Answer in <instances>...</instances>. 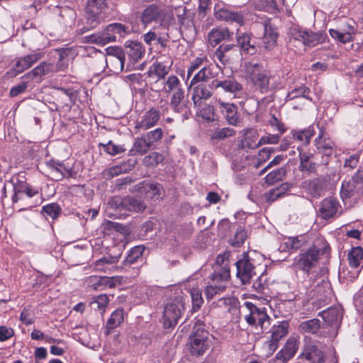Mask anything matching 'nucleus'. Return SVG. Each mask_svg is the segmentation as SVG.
<instances>
[{"label":"nucleus","instance_id":"obj_61","mask_svg":"<svg viewBox=\"0 0 363 363\" xmlns=\"http://www.w3.org/2000/svg\"><path fill=\"white\" fill-rule=\"evenodd\" d=\"M101 145L104 146V151L111 155L121 154L125 150V149L122 145H116L111 140H110L106 145Z\"/></svg>","mask_w":363,"mask_h":363},{"label":"nucleus","instance_id":"obj_62","mask_svg":"<svg viewBox=\"0 0 363 363\" xmlns=\"http://www.w3.org/2000/svg\"><path fill=\"white\" fill-rule=\"evenodd\" d=\"M309 92V89L306 86H301L297 89H293L289 92L287 99L289 100H293L296 98H305L308 99L306 94Z\"/></svg>","mask_w":363,"mask_h":363},{"label":"nucleus","instance_id":"obj_25","mask_svg":"<svg viewBox=\"0 0 363 363\" xmlns=\"http://www.w3.org/2000/svg\"><path fill=\"white\" fill-rule=\"evenodd\" d=\"M323 181L320 178L305 180L301 187L306 191L311 196L318 198L323 193Z\"/></svg>","mask_w":363,"mask_h":363},{"label":"nucleus","instance_id":"obj_29","mask_svg":"<svg viewBox=\"0 0 363 363\" xmlns=\"http://www.w3.org/2000/svg\"><path fill=\"white\" fill-rule=\"evenodd\" d=\"M277 38L278 32L277 28L272 24H264L263 42L267 50H270L275 47Z\"/></svg>","mask_w":363,"mask_h":363},{"label":"nucleus","instance_id":"obj_45","mask_svg":"<svg viewBox=\"0 0 363 363\" xmlns=\"http://www.w3.org/2000/svg\"><path fill=\"white\" fill-rule=\"evenodd\" d=\"M235 130L229 127L218 128L215 129L211 134V139L217 141L225 140L233 137L235 135Z\"/></svg>","mask_w":363,"mask_h":363},{"label":"nucleus","instance_id":"obj_27","mask_svg":"<svg viewBox=\"0 0 363 363\" xmlns=\"http://www.w3.org/2000/svg\"><path fill=\"white\" fill-rule=\"evenodd\" d=\"M214 66L212 64H206L202 67L192 77L191 80V84L199 83H206L210 79L216 77V74L214 72Z\"/></svg>","mask_w":363,"mask_h":363},{"label":"nucleus","instance_id":"obj_31","mask_svg":"<svg viewBox=\"0 0 363 363\" xmlns=\"http://www.w3.org/2000/svg\"><path fill=\"white\" fill-rule=\"evenodd\" d=\"M233 33L228 28H220L213 29L208 35V42L212 46L217 45L220 41L230 39Z\"/></svg>","mask_w":363,"mask_h":363},{"label":"nucleus","instance_id":"obj_42","mask_svg":"<svg viewBox=\"0 0 363 363\" xmlns=\"http://www.w3.org/2000/svg\"><path fill=\"white\" fill-rule=\"evenodd\" d=\"M52 69V65L50 63L43 62L36 67L28 72L24 77L33 79L36 77H41L49 74Z\"/></svg>","mask_w":363,"mask_h":363},{"label":"nucleus","instance_id":"obj_63","mask_svg":"<svg viewBox=\"0 0 363 363\" xmlns=\"http://www.w3.org/2000/svg\"><path fill=\"white\" fill-rule=\"evenodd\" d=\"M108 206L115 211H123V197L118 196L111 197L108 201Z\"/></svg>","mask_w":363,"mask_h":363},{"label":"nucleus","instance_id":"obj_36","mask_svg":"<svg viewBox=\"0 0 363 363\" xmlns=\"http://www.w3.org/2000/svg\"><path fill=\"white\" fill-rule=\"evenodd\" d=\"M127 54L131 60L136 62L143 56L145 49L141 43L135 41L126 43Z\"/></svg>","mask_w":363,"mask_h":363},{"label":"nucleus","instance_id":"obj_12","mask_svg":"<svg viewBox=\"0 0 363 363\" xmlns=\"http://www.w3.org/2000/svg\"><path fill=\"white\" fill-rule=\"evenodd\" d=\"M121 283L119 277H97L91 276L87 278V286L95 291H104L114 288Z\"/></svg>","mask_w":363,"mask_h":363},{"label":"nucleus","instance_id":"obj_54","mask_svg":"<svg viewBox=\"0 0 363 363\" xmlns=\"http://www.w3.org/2000/svg\"><path fill=\"white\" fill-rule=\"evenodd\" d=\"M124 312L122 309H117L112 313L110 318L108 320L107 325L110 328H114L121 325L123 321Z\"/></svg>","mask_w":363,"mask_h":363},{"label":"nucleus","instance_id":"obj_34","mask_svg":"<svg viewBox=\"0 0 363 363\" xmlns=\"http://www.w3.org/2000/svg\"><path fill=\"white\" fill-rule=\"evenodd\" d=\"M140 185L141 186L139 188L140 193L147 199H152L155 196L161 194L162 186L158 183L143 182Z\"/></svg>","mask_w":363,"mask_h":363},{"label":"nucleus","instance_id":"obj_10","mask_svg":"<svg viewBox=\"0 0 363 363\" xmlns=\"http://www.w3.org/2000/svg\"><path fill=\"white\" fill-rule=\"evenodd\" d=\"M107 0H87L85 14L88 21L101 22L106 21Z\"/></svg>","mask_w":363,"mask_h":363},{"label":"nucleus","instance_id":"obj_49","mask_svg":"<svg viewBox=\"0 0 363 363\" xmlns=\"http://www.w3.org/2000/svg\"><path fill=\"white\" fill-rule=\"evenodd\" d=\"M307 37H305L304 44L307 46H315L316 45L324 42L325 35L322 31L317 33L308 32Z\"/></svg>","mask_w":363,"mask_h":363},{"label":"nucleus","instance_id":"obj_2","mask_svg":"<svg viewBox=\"0 0 363 363\" xmlns=\"http://www.w3.org/2000/svg\"><path fill=\"white\" fill-rule=\"evenodd\" d=\"M243 72L245 79L255 90L267 94L271 90V72L262 64L252 62H245Z\"/></svg>","mask_w":363,"mask_h":363},{"label":"nucleus","instance_id":"obj_11","mask_svg":"<svg viewBox=\"0 0 363 363\" xmlns=\"http://www.w3.org/2000/svg\"><path fill=\"white\" fill-rule=\"evenodd\" d=\"M363 187V175L362 172H357L349 181H344L340 189V196L343 201L350 199Z\"/></svg>","mask_w":363,"mask_h":363},{"label":"nucleus","instance_id":"obj_50","mask_svg":"<svg viewBox=\"0 0 363 363\" xmlns=\"http://www.w3.org/2000/svg\"><path fill=\"white\" fill-rule=\"evenodd\" d=\"M208 62V60L206 57H198L192 60L187 68L186 71V78L189 79L194 72L200 69L202 67H203Z\"/></svg>","mask_w":363,"mask_h":363},{"label":"nucleus","instance_id":"obj_3","mask_svg":"<svg viewBox=\"0 0 363 363\" xmlns=\"http://www.w3.org/2000/svg\"><path fill=\"white\" fill-rule=\"evenodd\" d=\"M203 320L197 318L192 330V334L189 337V349L194 356H201L211 346L209 333L205 328L206 317Z\"/></svg>","mask_w":363,"mask_h":363},{"label":"nucleus","instance_id":"obj_57","mask_svg":"<svg viewBox=\"0 0 363 363\" xmlns=\"http://www.w3.org/2000/svg\"><path fill=\"white\" fill-rule=\"evenodd\" d=\"M225 289V284H214L210 283L206 287L205 295L207 299H212L216 294L223 292Z\"/></svg>","mask_w":363,"mask_h":363},{"label":"nucleus","instance_id":"obj_14","mask_svg":"<svg viewBox=\"0 0 363 363\" xmlns=\"http://www.w3.org/2000/svg\"><path fill=\"white\" fill-rule=\"evenodd\" d=\"M190 89L192 90L191 99L195 106H200L202 100H207L211 97L214 87L211 84L199 83L194 85L189 84Z\"/></svg>","mask_w":363,"mask_h":363},{"label":"nucleus","instance_id":"obj_60","mask_svg":"<svg viewBox=\"0 0 363 363\" xmlns=\"http://www.w3.org/2000/svg\"><path fill=\"white\" fill-rule=\"evenodd\" d=\"M193 311H198L203 303L201 291L198 289H193L191 291Z\"/></svg>","mask_w":363,"mask_h":363},{"label":"nucleus","instance_id":"obj_30","mask_svg":"<svg viewBox=\"0 0 363 363\" xmlns=\"http://www.w3.org/2000/svg\"><path fill=\"white\" fill-rule=\"evenodd\" d=\"M308 363H323L324 353L315 345H308L302 353Z\"/></svg>","mask_w":363,"mask_h":363},{"label":"nucleus","instance_id":"obj_53","mask_svg":"<svg viewBox=\"0 0 363 363\" xmlns=\"http://www.w3.org/2000/svg\"><path fill=\"white\" fill-rule=\"evenodd\" d=\"M108 303V296L106 294H101L96 297L95 299L90 303V305L94 309H97L101 313H103Z\"/></svg>","mask_w":363,"mask_h":363},{"label":"nucleus","instance_id":"obj_35","mask_svg":"<svg viewBox=\"0 0 363 363\" xmlns=\"http://www.w3.org/2000/svg\"><path fill=\"white\" fill-rule=\"evenodd\" d=\"M230 278V269L226 265L223 267H216L211 274V283L214 284H227Z\"/></svg>","mask_w":363,"mask_h":363},{"label":"nucleus","instance_id":"obj_15","mask_svg":"<svg viewBox=\"0 0 363 363\" xmlns=\"http://www.w3.org/2000/svg\"><path fill=\"white\" fill-rule=\"evenodd\" d=\"M160 116L159 110L151 108L138 118L135 121V129L138 131L150 129L157 125Z\"/></svg>","mask_w":363,"mask_h":363},{"label":"nucleus","instance_id":"obj_43","mask_svg":"<svg viewBox=\"0 0 363 363\" xmlns=\"http://www.w3.org/2000/svg\"><path fill=\"white\" fill-rule=\"evenodd\" d=\"M238 43L240 50L242 49L247 54L254 55L257 52V48L254 43H251V37L249 34H244L238 38Z\"/></svg>","mask_w":363,"mask_h":363},{"label":"nucleus","instance_id":"obj_51","mask_svg":"<svg viewBox=\"0 0 363 363\" xmlns=\"http://www.w3.org/2000/svg\"><path fill=\"white\" fill-rule=\"evenodd\" d=\"M299 328L303 333H315L320 328V320L313 318L301 322L299 325Z\"/></svg>","mask_w":363,"mask_h":363},{"label":"nucleus","instance_id":"obj_44","mask_svg":"<svg viewBox=\"0 0 363 363\" xmlns=\"http://www.w3.org/2000/svg\"><path fill=\"white\" fill-rule=\"evenodd\" d=\"M117 258L114 257H104L95 262V269L97 271L106 272L114 268L113 264L117 262Z\"/></svg>","mask_w":363,"mask_h":363},{"label":"nucleus","instance_id":"obj_48","mask_svg":"<svg viewBox=\"0 0 363 363\" xmlns=\"http://www.w3.org/2000/svg\"><path fill=\"white\" fill-rule=\"evenodd\" d=\"M144 250L145 247L142 245L133 247L125 257L123 262L124 264L129 265L136 262L138 259L141 258Z\"/></svg>","mask_w":363,"mask_h":363},{"label":"nucleus","instance_id":"obj_24","mask_svg":"<svg viewBox=\"0 0 363 363\" xmlns=\"http://www.w3.org/2000/svg\"><path fill=\"white\" fill-rule=\"evenodd\" d=\"M340 208L339 202L334 198L328 197L323 199L320 203V214L324 219L334 217Z\"/></svg>","mask_w":363,"mask_h":363},{"label":"nucleus","instance_id":"obj_20","mask_svg":"<svg viewBox=\"0 0 363 363\" xmlns=\"http://www.w3.org/2000/svg\"><path fill=\"white\" fill-rule=\"evenodd\" d=\"M241 133L243 138L238 145L239 149H255L260 145L259 142L257 143L258 134L256 130L253 128H246L242 130Z\"/></svg>","mask_w":363,"mask_h":363},{"label":"nucleus","instance_id":"obj_37","mask_svg":"<svg viewBox=\"0 0 363 363\" xmlns=\"http://www.w3.org/2000/svg\"><path fill=\"white\" fill-rule=\"evenodd\" d=\"M324 321L331 326H337L342 319V313L338 308H330L322 312Z\"/></svg>","mask_w":363,"mask_h":363},{"label":"nucleus","instance_id":"obj_56","mask_svg":"<svg viewBox=\"0 0 363 363\" xmlns=\"http://www.w3.org/2000/svg\"><path fill=\"white\" fill-rule=\"evenodd\" d=\"M129 165L124 163L119 165H116L106 170L104 172L105 176L107 178H113L122 173H125L130 170Z\"/></svg>","mask_w":363,"mask_h":363},{"label":"nucleus","instance_id":"obj_17","mask_svg":"<svg viewBox=\"0 0 363 363\" xmlns=\"http://www.w3.org/2000/svg\"><path fill=\"white\" fill-rule=\"evenodd\" d=\"M288 328L289 323L286 321H282L278 325H273L271 329L270 339L267 342L271 352H274L277 350L279 341L288 333Z\"/></svg>","mask_w":363,"mask_h":363},{"label":"nucleus","instance_id":"obj_5","mask_svg":"<svg viewBox=\"0 0 363 363\" xmlns=\"http://www.w3.org/2000/svg\"><path fill=\"white\" fill-rule=\"evenodd\" d=\"M214 15L218 21H232L242 23L244 21H251L253 23H268L269 19L262 13L250 14V18H244L243 16L233 11L228 7L222 4H216L214 6Z\"/></svg>","mask_w":363,"mask_h":363},{"label":"nucleus","instance_id":"obj_33","mask_svg":"<svg viewBox=\"0 0 363 363\" xmlns=\"http://www.w3.org/2000/svg\"><path fill=\"white\" fill-rule=\"evenodd\" d=\"M240 52V48L236 45H220L215 52V57L223 64H228V52Z\"/></svg>","mask_w":363,"mask_h":363},{"label":"nucleus","instance_id":"obj_22","mask_svg":"<svg viewBox=\"0 0 363 363\" xmlns=\"http://www.w3.org/2000/svg\"><path fill=\"white\" fill-rule=\"evenodd\" d=\"M141 20L142 23L164 21H165V13L164 10L156 4H151L143 11Z\"/></svg>","mask_w":363,"mask_h":363},{"label":"nucleus","instance_id":"obj_55","mask_svg":"<svg viewBox=\"0 0 363 363\" xmlns=\"http://www.w3.org/2000/svg\"><path fill=\"white\" fill-rule=\"evenodd\" d=\"M143 137L152 147L162 138L163 131L160 128H157L153 130L147 132L146 134L143 135Z\"/></svg>","mask_w":363,"mask_h":363},{"label":"nucleus","instance_id":"obj_7","mask_svg":"<svg viewBox=\"0 0 363 363\" xmlns=\"http://www.w3.org/2000/svg\"><path fill=\"white\" fill-rule=\"evenodd\" d=\"M236 277L242 284H247L251 279L263 270L264 266L256 264V262L247 253H244L235 263Z\"/></svg>","mask_w":363,"mask_h":363},{"label":"nucleus","instance_id":"obj_23","mask_svg":"<svg viewBox=\"0 0 363 363\" xmlns=\"http://www.w3.org/2000/svg\"><path fill=\"white\" fill-rule=\"evenodd\" d=\"M13 191L14 194L12 196L13 203H17L18 201L23 199L24 194L31 198L38 194V190L33 188L30 184L25 182L20 181L13 184Z\"/></svg>","mask_w":363,"mask_h":363},{"label":"nucleus","instance_id":"obj_6","mask_svg":"<svg viewBox=\"0 0 363 363\" xmlns=\"http://www.w3.org/2000/svg\"><path fill=\"white\" fill-rule=\"evenodd\" d=\"M305 294L309 298H316L320 301H324L330 298L332 294L331 286L325 277H317L306 279L303 281Z\"/></svg>","mask_w":363,"mask_h":363},{"label":"nucleus","instance_id":"obj_28","mask_svg":"<svg viewBox=\"0 0 363 363\" xmlns=\"http://www.w3.org/2000/svg\"><path fill=\"white\" fill-rule=\"evenodd\" d=\"M314 143L320 152L327 156L333 154L334 143L326 137L325 133L323 130H320L318 137L315 138Z\"/></svg>","mask_w":363,"mask_h":363},{"label":"nucleus","instance_id":"obj_13","mask_svg":"<svg viewBox=\"0 0 363 363\" xmlns=\"http://www.w3.org/2000/svg\"><path fill=\"white\" fill-rule=\"evenodd\" d=\"M172 64L170 58L164 61L157 60L149 67L147 75L156 83L161 82L170 71Z\"/></svg>","mask_w":363,"mask_h":363},{"label":"nucleus","instance_id":"obj_16","mask_svg":"<svg viewBox=\"0 0 363 363\" xmlns=\"http://www.w3.org/2000/svg\"><path fill=\"white\" fill-rule=\"evenodd\" d=\"M46 167L48 176L52 180L59 181L65 177L72 176V169L60 162L50 160L47 162Z\"/></svg>","mask_w":363,"mask_h":363},{"label":"nucleus","instance_id":"obj_64","mask_svg":"<svg viewBox=\"0 0 363 363\" xmlns=\"http://www.w3.org/2000/svg\"><path fill=\"white\" fill-rule=\"evenodd\" d=\"M257 279L252 284V288L258 293H262L267 286L266 279H264L263 272L261 271Z\"/></svg>","mask_w":363,"mask_h":363},{"label":"nucleus","instance_id":"obj_39","mask_svg":"<svg viewBox=\"0 0 363 363\" xmlns=\"http://www.w3.org/2000/svg\"><path fill=\"white\" fill-rule=\"evenodd\" d=\"M152 147L149 145L145 138L143 136L137 138L129 150V155L135 156L137 155H145Z\"/></svg>","mask_w":363,"mask_h":363},{"label":"nucleus","instance_id":"obj_38","mask_svg":"<svg viewBox=\"0 0 363 363\" xmlns=\"http://www.w3.org/2000/svg\"><path fill=\"white\" fill-rule=\"evenodd\" d=\"M329 32L332 38L345 44L352 40V34L354 32V28L349 24L347 30L330 29Z\"/></svg>","mask_w":363,"mask_h":363},{"label":"nucleus","instance_id":"obj_18","mask_svg":"<svg viewBox=\"0 0 363 363\" xmlns=\"http://www.w3.org/2000/svg\"><path fill=\"white\" fill-rule=\"evenodd\" d=\"M362 260L363 249L361 247H353L348 254L349 265L353 269L352 272H348V277L351 279L357 277L359 272V267Z\"/></svg>","mask_w":363,"mask_h":363},{"label":"nucleus","instance_id":"obj_52","mask_svg":"<svg viewBox=\"0 0 363 363\" xmlns=\"http://www.w3.org/2000/svg\"><path fill=\"white\" fill-rule=\"evenodd\" d=\"M247 238L246 230L241 226H239L233 238L230 240V243L232 246L238 247H240Z\"/></svg>","mask_w":363,"mask_h":363},{"label":"nucleus","instance_id":"obj_21","mask_svg":"<svg viewBox=\"0 0 363 363\" xmlns=\"http://www.w3.org/2000/svg\"><path fill=\"white\" fill-rule=\"evenodd\" d=\"M212 86L215 89H221L224 92L233 94L234 96L242 90V86L232 78L221 81L213 80Z\"/></svg>","mask_w":363,"mask_h":363},{"label":"nucleus","instance_id":"obj_47","mask_svg":"<svg viewBox=\"0 0 363 363\" xmlns=\"http://www.w3.org/2000/svg\"><path fill=\"white\" fill-rule=\"evenodd\" d=\"M286 175V169L280 167L268 173L264 177L265 183L273 185L277 182L281 181Z\"/></svg>","mask_w":363,"mask_h":363},{"label":"nucleus","instance_id":"obj_41","mask_svg":"<svg viewBox=\"0 0 363 363\" xmlns=\"http://www.w3.org/2000/svg\"><path fill=\"white\" fill-rule=\"evenodd\" d=\"M146 208V205L137 199L131 196L123 197V211L141 212Z\"/></svg>","mask_w":363,"mask_h":363},{"label":"nucleus","instance_id":"obj_58","mask_svg":"<svg viewBox=\"0 0 363 363\" xmlns=\"http://www.w3.org/2000/svg\"><path fill=\"white\" fill-rule=\"evenodd\" d=\"M164 160L162 155L154 152L150 153L149 155L145 156L143 159V164L146 167H154L162 162Z\"/></svg>","mask_w":363,"mask_h":363},{"label":"nucleus","instance_id":"obj_26","mask_svg":"<svg viewBox=\"0 0 363 363\" xmlns=\"http://www.w3.org/2000/svg\"><path fill=\"white\" fill-rule=\"evenodd\" d=\"M43 57V54L35 52L23 57L18 58L13 67L16 73H21L26 69L30 68L33 64L40 60Z\"/></svg>","mask_w":363,"mask_h":363},{"label":"nucleus","instance_id":"obj_1","mask_svg":"<svg viewBox=\"0 0 363 363\" xmlns=\"http://www.w3.org/2000/svg\"><path fill=\"white\" fill-rule=\"evenodd\" d=\"M330 255L329 244L323 238H318L311 247L295 258L294 265L296 269L310 274L315 272L320 259H328Z\"/></svg>","mask_w":363,"mask_h":363},{"label":"nucleus","instance_id":"obj_9","mask_svg":"<svg viewBox=\"0 0 363 363\" xmlns=\"http://www.w3.org/2000/svg\"><path fill=\"white\" fill-rule=\"evenodd\" d=\"M244 306L247 309L245 320L249 325L262 331L269 329L272 318L267 313L265 308H259L250 301L245 302Z\"/></svg>","mask_w":363,"mask_h":363},{"label":"nucleus","instance_id":"obj_46","mask_svg":"<svg viewBox=\"0 0 363 363\" xmlns=\"http://www.w3.org/2000/svg\"><path fill=\"white\" fill-rule=\"evenodd\" d=\"M125 62L124 57H106V63L110 70L114 73H119L123 71Z\"/></svg>","mask_w":363,"mask_h":363},{"label":"nucleus","instance_id":"obj_59","mask_svg":"<svg viewBox=\"0 0 363 363\" xmlns=\"http://www.w3.org/2000/svg\"><path fill=\"white\" fill-rule=\"evenodd\" d=\"M61 211L59 205L55 203L48 204L43 207L42 213L45 216L51 217L52 219L58 217Z\"/></svg>","mask_w":363,"mask_h":363},{"label":"nucleus","instance_id":"obj_32","mask_svg":"<svg viewBox=\"0 0 363 363\" xmlns=\"http://www.w3.org/2000/svg\"><path fill=\"white\" fill-rule=\"evenodd\" d=\"M315 133V130L314 126L311 125L306 129L291 130V134L294 140H297L305 145H308Z\"/></svg>","mask_w":363,"mask_h":363},{"label":"nucleus","instance_id":"obj_4","mask_svg":"<svg viewBox=\"0 0 363 363\" xmlns=\"http://www.w3.org/2000/svg\"><path fill=\"white\" fill-rule=\"evenodd\" d=\"M161 83L162 84V91L166 93H173L170 100L172 108L176 112H182L185 106L184 102L185 91L179 79L176 75H170L167 79H163Z\"/></svg>","mask_w":363,"mask_h":363},{"label":"nucleus","instance_id":"obj_40","mask_svg":"<svg viewBox=\"0 0 363 363\" xmlns=\"http://www.w3.org/2000/svg\"><path fill=\"white\" fill-rule=\"evenodd\" d=\"M290 186L288 183H284L277 188H274L265 193L264 198L267 202L272 203L278 199L284 196L289 190Z\"/></svg>","mask_w":363,"mask_h":363},{"label":"nucleus","instance_id":"obj_8","mask_svg":"<svg viewBox=\"0 0 363 363\" xmlns=\"http://www.w3.org/2000/svg\"><path fill=\"white\" fill-rule=\"evenodd\" d=\"M185 298L177 296L165 304L163 311L164 326L166 328L174 327L185 310Z\"/></svg>","mask_w":363,"mask_h":363},{"label":"nucleus","instance_id":"obj_19","mask_svg":"<svg viewBox=\"0 0 363 363\" xmlns=\"http://www.w3.org/2000/svg\"><path fill=\"white\" fill-rule=\"evenodd\" d=\"M218 104L228 124L237 125L240 122L238 107L234 104L226 103L220 99L218 100Z\"/></svg>","mask_w":363,"mask_h":363}]
</instances>
